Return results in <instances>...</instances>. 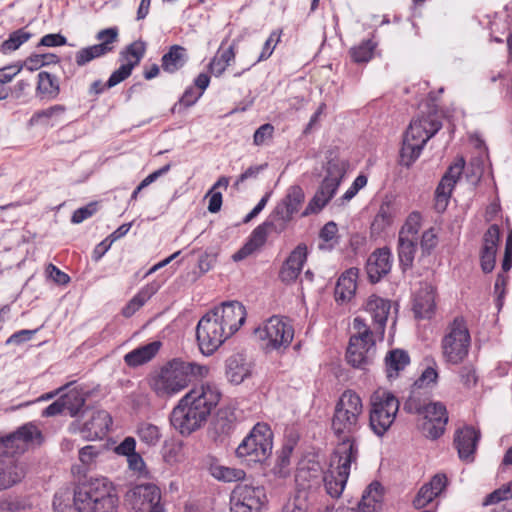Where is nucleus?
<instances>
[{"mask_svg":"<svg viewBox=\"0 0 512 512\" xmlns=\"http://www.w3.org/2000/svg\"><path fill=\"white\" fill-rule=\"evenodd\" d=\"M221 398V391L211 383L195 386L171 412L170 423L182 435H190L208 419Z\"/></svg>","mask_w":512,"mask_h":512,"instance_id":"f257e3e1","label":"nucleus"},{"mask_svg":"<svg viewBox=\"0 0 512 512\" xmlns=\"http://www.w3.org/2000/svg\"><path fill=\"white\" fill-rule=\"evenodd\" d=\"M363 409L362 399L354 390L340 395L331 419V430L339 441L336 448L346 446V452L359 454L355 434L362 427Z\"/></svg>","mask_w":512,"mask_h":512,"instance_id":"f03ea898","label":"nucleus"},{"mask_svg":"<svg viewBox=\"0 0 512 512\" xmlns=\"http://www.w3.org/2000/svg\"><path fill=\"white\" fill-rule=\"evenodd\" d=\"M207 374L206 366L173 359L152 377L151 388L159 397H168L185 389L194 377Z\"/></svg>","mask_w":512,"mask_h":512,"instance_id":"7ed1b4c3","label":"nucleus"},{"mask_svg":"<svg viewBox=\"0 0 512 512\" xmlns=\"http://www.w3.org/2000/svg\"><path fill=\"white\" fill-rule=\"evenodd\" d=\"M442 123L436 111H429L414 118L403 137L400 163L410 167L421 155L426 143L441 129Z\"/></svg>","mask_w":512,"mask_h":512,"instance_id":"20e7f679","label":"nucleus"},{"mask_svg":"<svg viewBox=\"0 0 512 512\" xmlns=\"http://www.w3.org/2000/svg\"><path fill=\"white\" fill-rule=\"evenodd\" d=\"M78 512H117L119 496L106 477L89 478L78 483Z\"/></svg>","mask_w":512,"mask_h":512,"instance_id":"39448f33","label":"nucleus"},{"mask_svg":"<svg viewBox=\"0 0 512 512\" xmlns=\"http://www.w3.org/2000/svg\"><path fill=\"white\" fill-rule=\"evenodd\" d=\"M273 433L265 423H257L236 449V455L247 462L262 463L272 453Z\"/></svg>","mask_w":512,"mask_h":512,"instance_id":"423d86ee","label":"nucleus"},{"mask_svg":"<svg viewBox=\"0 0 512 512\" xmlns=\"http://www.w3.org/2000/svg\"><path fill=\"white\" fill-rule=\"evenodd\" d=\"M399 400L389 391L376 390L370 397L369 425L377 436H383L393 424Z\"/></svg>","mask_w":512,"mask_h":512,"instance_id":"0eeeda50","label":"nucleus"},{"mask_svg":"<svg viewBox=\"0 0 512 512\" xmlns=\"http://www.w3.org/2000/svg\"><path fill=\"white\" fill-rule=\"evenodd\" d=\"M346 451V446H344V449L335 448L331 468L322 476L325 490L332 498L340 497L347 483L352 465L357 464L359 454Z\"/></svg>","mask_w":512,"mask_h":512,"instance_id":"6e6552de","label":"nucleus"},{"mask_svg":"<svg viewBox=\"0 0 512 512\" xmlns=\"http://www.w3.org/2000/svg\"><path fill=\"white\" fill-rule=\"evenodd\" d=\"M470 341L465 321L462 318H455L441 341L444 361L451 365L462 363L468 355Z\"/></svg>","mask_w":512,"mask_h":512,"instance_id":"1a4fd4ad","label":"nucleus"},{"mask_svg":"<svg viewBox=\"0 0 512 512\" xmlns=\"http://www.w3.org/2000/svg\"><path fill=\"white\" fill-rule=\"evenodd\" d=\"M255 335L264 342L266 350L283 351L291 344L294 329L283 318L272 316L262 327L255 329Z\"/></svg>","mask_w":512,"mask_h":512,"instance_id":"9d476101","label":"nucleus"},{"mask_svg":"<svg viewBox=\"0 0 512 512\" xmlns=\"http://www.w3.org/2000/svg\"><path fill=\"white\" fill-rule=\"evenodd\" d=\"M344 168L337 162L330 161L327 166V174L313 198L309 201L301 216L306 217L310 214L318 213L325 207L330 199L335 195L343 177Z\"/></svg>","mask_w":512,"mask_h":512,"instance_id":"9b49d317","label":"nucleus"},{"mask_svg":"<svg viewBox=\"0 0 512 512\" xmlns=\"http://www.w3.org/2000/svg\"><path fill=\"white\" fill-rule=\"evenodd\" d=\"M229 337L226 330L217 322V318L209 312L197 324L196 339L204 355L213 354Z\"/></svg>","mask_w":512,"mask_h":512,"instance_id":"f8f14e48","label":"nucleus"},{"mask_svg":"<svg viewBox=\"0 0 512 512\" xmlns=\"http://www.w3.org/2000/svg\"><path fill=\"white\" fill-rule=\"evenodd\" d=\"M126 504L134 512H163L160 489L152 483L131 488L125 495Z\"/></svg>","mask_w":512,"mask_h":512,"instance_id":"ddd939ff","label":"nucleus"},{"mask_svg":"<svg viewBox=\"0 0 512 512\" xmlns=\"http://www.w3.org/2000/svg\"><path fill=\"white\" fill-rule=\"evenodd\" d=\"M266 501L265 489L240 483L232 491L231 512H259Z\"/></svg>","mask_w":512,"mask_h":512,"instance_id":"4468645a","label":"nucleus"},{"mask_svg":"<svg viewBox=\"0 0 512 512\" xmlns=\"http://www.w3.org/2000/svg\"><path fill=\"white\" fill-rule=\"evenodd\" d=\"M305 201V193L299 185L290 186L285 196L277 203L270 213V217L284 230L287 229L295 214H297Z\"/></svg>","mask_w":512,"mask_h":512,"instance_id":"2eb2a0df","label":"nucleus"},{"mask_svg":"<svg viewBox=\"0 0 512 512\" xmlns=\"http://www.w3.org/2000/svg\"><path fill=\"white\" fill-rule=\"evenodd\" d=\"M419 415L422 418L418 426L426 438L435 440L443 435L448 422L445 405L440 402H431Z\"/></svg>","mask_w":512,"mask_h":512,"instance_id":"dca6fc26","label":"nucleus"},{"mask_svg":"<svg viewBox=\"0 0 512 512\" xmlns=\"http://www.w3.org/2000/svg\"><path fill=\"white\" fill-rule=\"evenodd\" d=\"M118 35L117 27L100 30L96 34V39L99 43L80 49L75 55L76 64L84 66L90 61L112 52L115 43L118 41Z\"/></svg>","mask_w":512,"mask_h":512,"instance_id":"f3484780","label":"nucleus"},{"mask_svg":"<svg viewBox=\"0 0 512 512\" xmlns=\"http://www.w3.org/2000/svg\"><path fill=\"white\" fill-rule=\"evenodd\" d=\"M284 231L285 230L279 224H277L274 220H272L270 216H268L262 224L257 226L252 231L247 242L232 255V259L235 262H238L247 258L264 246L270 232L280 234Z\"/></svg>","mask_w":512,"mask_h":512,"instance_id":"a211bd4d","label":"nucleus"},{"mask_svg":"<svg viewBox=\"0 0 512 512\" xmlns=\"http://www.w3.org/2000/svg\"><path fill=\"white\" fill-rule=\"evenodd\" d=\"M210 314L217 318V322L226 330L228 336H232L244 324L246 319L245 307L238 301L224 302L215 307Z\"/></svg>","mask_w":512,"mask_h":512,"instance_id":"6ab92c4d","label":"nucleus"},{"mask_svg":"<svg viewBox=\"0 0 512 512\" xmlns=\"http://www.w3.org/2000/svg\"><path fill=\"white\" fill-rule=\"evenodd\" d=\"M374 353V340H364L360 336H351L346 352V359L353 367L362 368L369 363Z\"/></svg>","mask_w":512,"mask_h":512,"instance_id":"aec40b11","label":"nucleus"},{"mask_svg":"<svg viewBox=\"0 0 512 512\" xmlns=\"http://www.w3.org/2000/svg\"><path fill=\"white\" fill-rule=\"evenodd\" d=\"M480 439V431L472 426H464L455 432L454 445L462 461L473 462L474 454Z\"/></svg>","mask_w":512,"mask_h":512,"instance_id":"412c9836","label":"nucleus"},{"mask_svg":"<svg viewBox=\"0 0 512 512\" xmlns=\"http://www.w3.org/2000/svg\"><path fill=\"white\" fill-rule=\"evenodd\" d=\"M391 310V301L377 295L368 297L365 311L371 316L373 331L380 336L384 335L388 315Z\"/></svg>","mask_w":512,"mask_h":512,"instance_id":"4be33fe9","label":"nucleus"},{"mask_svg":"<svg viewBox=\"0 0 512 512\" xmlns=\"http://www.w3.org/2000/svg\"><path fill=\"white\" fill-rule=\"evenodd\" d=\"M392 254L388 247L376 249L370 254L366 263V271L372 283L379 282L391 271Z\"/></svg>","mask_w":512,"mask_h":512,"instance_id":"5701e85b","label":"nucleus"},{"mask_svg":"<svg viewBox=\"0 0 512 512\" xmlns=\"http://www.w3.org/2000/svg\"><path fill=\"white\" fill-rule=\"evenodd\" d=\"M112 424L110 414L105 410H93L89 412L88 419L83 423L81 433L88 440L102 439L108 433Z\"/></svg>","mask_w":512,"mask_h":512,"instance_id":"b1692460","label":"nucleus"},{"mask_svg":"<svg viewBox=\"0 0 512 512\" xmlns=\"http://www.w3.org/2000/svg\"><path fill=\"white\" fill-rule=\"evenodd\" d=\"M253 367L245 354H233L226 360V377L229 382L239 385L252 375Z\"/></svg>","mask_w":512,"mask_h":512,"instance_id":"393cba45","label":"nucleus"},{"mask_svg":"<svg viewBox=\"0 0 512 512\" xmlns=\"http://www.w3.org/2000/svg\"><path fill=\"white\" fill-rule=\"evenodd\" d=\"M307 259V247L305 244H299L289 254L288 258L283 263L279 277L282 282L292 283L294 282Z\"/></svg>","mask_w":512,"mask_h":512,"instance_id":"a878e982","label":"nucleus"},{"mask_svg":"<svg viewBox=\"0 0 512 512\" xmlns=\"http://www.w3.org/2000/svg\"><path fill=\"white\" fill-rule=\"evenodd\" d=\"M435 290L428 283L421 284L413 300V311L416 318H431L435 311Z\"/></svg>","mask_w":512,"mask_h":512,"instance_id":"bb28decb","label":"nucleus"},{"mask_svg":"<svg viewBox=\"0 0 512 512\" xmlns=\"http://www.w3.org/2000/svg\"><path fill=\"white\" fill-rule=\"evenodd\" d=\"M499 238L500 230L497 225H491L484 234L481 251V268L484 273H490L494 269Z\"/></svg>","mask_w":512,"mask_h":512,"instance_id":"cd10ccee","label":"nucleus"},{"mask_svg":"<svg viewBox=\"0 0 512 512\" xmlns=\"http://www.w3.org/2000/svg\"><path fill=\"white\" fill-rule=\"evenodd\" d=\"M447 486V477L445 474H436L429 483L424 484L413 500L415 509H422L434 498L439 496Z\"/></svg>","mask_w":512,"mask_h":512,"instance_id":"c85d7f7f","label":"nucleus"},{"mask_svg":"<svg viewBox=\"0 0 512 512\" xmlns=\"http://www.w3.org/2000/svg\"><path fill=\"white\" fill-rule=\"evenodd\" d=\"M115 453L127 458L128 468L138 475H146V464L142 456L136 452V440L131 437H125L123 441L115 447Z\"/></svg>","mask_w":512,"mask_h":512,"instance_id":"c756f323","label":"nucleus"},{"mask_svg":"<svg viewBox=\"0 0 512 512\" xmlns=\"http://www.w3.org/2000/svg\"><path fill=\"white\" fill-rule=\"evenodd\" d=\"M358 272L357 268H350L339 277L335 287L337 302L345 303L352 299L357 288Z\"/></svg>","mask_w":512,"mask_h":512,"instance_id":"7c9ffc66","label":"nucleus"},{"mask_svg":"<svg viewBox=\"0 0 512 512\" xmlns=\"http://www.w3.org/2000/svg\"><path fill=\"white\" fill-rule=\"evenodd\" d=\"M78 485L61 487L54 495V512L78 511Z\"/></svg>","mask_w":512,"mask_h":512,"instance_id":"2f4dec72","label":"nucleus"},{"mask_svg":"<svg viewBox=\"0 0 512 512\" xmlns=\"http://www.w3.org/2000/svg\"><path fill=\"white\" fill-rule=\"evenodd\" d=\"M396 214L397 209L392 201L389 199L383 201L371 224L372 235L378 236L389 228L393 224Z\"/></svg>","mask_w":512,"mask_h":512,"instance_id":"473e14b6","label":"nucleus"},{"mask_svg":"<svg viewBox=\"0 0 512 512\" xmlns=\"http://www.w3.org/2000/svg\"><path fill=\"white\" fill-rule=\"evenodd\" d=\"M160 342L154 341L138 347L124 356L125 363L130 367H137L150 361L159 351Z\"/></svg>","mask_w":512,"mask_h":512,"instance_id":"72a5a7b5","label":"nucleus"},{"mask_svg":"<svg viewBox=\"0 0 512 512\" xmlns=\"http://www.w3.org/2000/svg\"><path fill=\"white\" fill-rule=\"evenodd\" d=\"M23 469L12 460L0 459V491L8 489L22 480Z\"/></svg>","mask_w":512,"mask_h":512,"instance_id":"f704fd0d","label":"nucleus"},{"mask_svg":"<svg viewBox=\"0 0 512 512\" xmlns=\"http://www.w3.org/2000/svg\"><path fill=\"white\" fill-rule=\"evenodd\" d=\"M188 60L186 49L180 45H172L162 56L161 66L165 72L174 73L181 69Z\"/></svg>","mask_w":512,"mask_h":512,"instance_id":"c9c22d12","label":"nucleus"},{"mask_svg":"<svg viewBox=\"0 0 512 512\" xmlns=\"http://www.w3.org/2000/svg\"><path fill=\"white\" fill-rule=\"evenodd\" d=\"M430 403L429 392L413 384L403 409L407 413L419 415Z\"/></svg>","mask_w":512,"mask_h":512,"instance_id":"e433bc0d","label":"nucleus"},{"mask_svg":"<svg viewBox=\"0 0 512 512\" xmlns=\"http://www.w3.org/2000/svg\"><path fill=\"white\" fill-rule=\"evenodd\" d=\"M382 501V486L372 482L363 492L358 505V512H376Z\"/></svg>","mask_w":512,"mask_h":512,"instance_id":"4c0bfd02","label":"nucleus"},{"mask_svg":"<svg viewBox=\"0 0 512 512\" xmlns=\"http://www.w3.org/2000/svg\"><path fill=\"white\" fill-rule=\"evenodd\" d=\"M410 363L408 353L401 349H395L385 357L386 373L389 379L396 378L401 370Z\"/></svg>","mask_w":512,"mask_h":512,"instance_id":"58836bf2","label":"nucleus"},{"mask_svg":"<svg viewBox=\"0 0 512 512\" xmlns=\"http://www.w3.org/2000/svg\"><path fill=\"white\" fill-rule=\"evenodd\" d=\"M417 248V240H410L409 238H398L397 254L399 265L402 271L405 272L413 266Z\"/></svg>","mask_w":512,"mask_h":512,"instance_id":"ea45409f","label":"nucleus"},{"mask_svg":"<svg viewBox=\"0 0 512 512\" xmlns=\"http://www.w3.org/2000/svg\"><path fill=\"white\" fill-rule=\"evenodd\" d=\"M37 94L42 98L55 99L60 92L59 83L57 78L46 72L42 71L38 74V83L36 88Z\"/></svg>","mask_w":512,"mask_h":512,"instance_id":"a19ab883","label":"nucleus"},{"mask_svg":"<svg viewBox=\"0 0 512 512\" xmlns=\"http://www.w3.org/2000/svg\"><path fill=\"white\" fill-rule=\"evenodd\" d=\"M208 470L215 479L223 482L240 481L245 478V472L242 469L227 467L218 462H211Z\"/></svg>","mask_w":512,"mask_h":512,"instance_id":"79ce46f5","label":"nucleus"},{"mask_svg":"<svg viewBox=\"0 0 512 512\" xmlns=\"http://www.w3.org/2000/svg\"><path fill=\"white\" fill-rule=\"evenodd\" d=\"M136 434L139 440L149 447L156 446L162 437L159 427L148 422L140 423L137 426Z\"/></svg>","mask_w":512,"mask_h":512,"instance_id":"37998d69","label":"nucleus"},{"mask_svg":"<svg viewBox=\"0 0 512 512\" xmlns=\"http://www.w3.org/2000/svg\"><path fill=\"white\" fill-rule=\"evenodd\" d=\"M155 290L150 287L141 289L122 309V315L126 318L134 315L154 294Z\"/></svg>","mask_w":512,"mask_h":512,"instance_id":"c03bdc74","label":"nucleus"},{"mask_svg":"<svg viewBox=\"0 0 512 512\" xmlns=\"http://www.w3.org/2000/svg\"><path fill=\"white\" fill-rule=\"evenodd\" d=\"M14 433L16 434V438H19V443L23 451H25L29 443H41L42 441V434L40 430L32 423H27L21 426Z\"/></svg>","mask_w":512,"mask_h":512,"instance_id":"a18cd8bd","label":"nucleus"},{"mask_svg":"<svg viewBox=\"0 0 512 512\" xmlns=\"http://www.w3.org/2000/svg\"><path fill=\"white\" fill-rule=\"evenodd\" d=\"M234 58V47L231 45L228 49L213 57L209 64L211 73L216 77L221 76Z\"/></svg>","mask_w":512,"mask_h":512,"instance_id":"49530a36","label":"nucleus"},{"mask_svg":"<svg viewBox=\"0 0 512 512\" xmlns=\"http://www.w3.org/2000/svg\"><path fill=\"white\" fill-rule=\"evenodd\" d=\"M421 228V215L418 212H412L401 227L398 238H409L418 241V232Z\"/></svg>","mask_w":512,"mask_h":512,"instance_id":"de8ad7c7","label":"nucleus"},{"mask_svg":"<svg viewBox=\"0 0 512 512\" xmlns=\"http://www.w3.org/2000/svg\"><path fill=\"white\" fill-rule=\"evenodd\" d=\"M31 37V33L21 28L12 32L8 39L1 44V52L6 54L17 50L23 43L28 41Z\"/></svg>","mask_w":512,"mask_h":512,"instance_id":"09e8293b","label":"nucleus"},{"mask_svg":"<svg viewBox=\"0 0 512 512\" xmlns=\"http://www.w3.org/2000/svg\"><path fill=\"white\" fill-rule=\"evenodd\" d=\"M61 400L65 411L72 417L76 416L85 404L84 396L75 390L61 396Z\"/></svg>","mask_w":512,"mask_h":512,"instance_id":"8fccbe9b","label":"nucleus"},{"mask_svg":"<svg viewBox=\"0 0 512 512\" xmlns=\"http://www.w3.org/2000/svg\"><path fill=\"white\" fill-rule=\"evenodd\" d=\"M453 187L448 183V179H441L435 191V208L438 212H443L447 208Z\"/></svg>","mask_w":512,"mask_h":512,"instance_id":"3c124183","label":"nucleus"},{"mask_svg":"<svg viewBox=\"0 0 512 512\" xmlns=\"http://www.w3.org/2000/svg\"><path fill=\"white\" fill-rule=\"evenodd\" d=\"M375 44L371 40L363 41L359 46L350 50L353 61L357 63L368 62L373 55Z\"/></svg>","mask_w":512,"mask_h":512,"instance_id":"603ef678","label":"nucleus"},{"mask_svg":"<svg viewBox=\"0 0 512 512\" xmlns=\"http://www.w3.org/2000/svg\"><path fill=\"white\" fill-rule=\"evenodd\" d=\"M511 498L512 480L508 484L502 485L499 489H496L492 493L488 494L483 502V505L488 506Z\"/></svg>","mask_w":512,"mask_h":512,"instance_id":"864d4df0","label":"nucleus"},{"mask_svg":"<svg viewBox=\"0 0 512 512\" xmlns=\"http://www.w3.org/2000/svg\"><path fill=\"white\" fill-rule=\"evenodd\" d=\"M24 452L20 443L19 438H16V434L13 432L5 437L0 438V453L5 455H13L16 453Z\"/></svg>","mask_w":512,"mask_h":512,"instance_id":"5fc2aeb1","label":"nucleus"},{"mask_svg":"<svg viewBox=\"0 0 512 512\" xmlns=\"http://www.w3.org/2000/svg\"><path fill=\"white\" fill-rule=\"evenodd\" d=\"M145 43L142 41H135L127 46L126 51L123 53L128 60V64H133V68L138 65L140 60L145 54Z\"/></svg>","mask_w":512,"mask_h":512,"instance_id":"6e6d98bb","label":"nucleus"},{"mask_svg":"<svg viewBox=\"0 0 512 512\" xmlns=\"http://www.w3.org/2000/svg\"><path fill=\"white\" fill-rule=\"evenodd\" d=\"M66 108L63 105L57 104L44 110L36 111L31 119L30 124L35 125L44 122V120L50 119L54 116L61 115L65 112Z\"/></svg>","mask_w":512,"mask_h":512,"instance_id":"4d7b16f0","label":"nucleus"},{"mask_svg":"<svg viewBox=\"0 0 512 512\" xmlns=\"http://www.w3.org/2000/svg\"><path fill=\"white\" fill-rule=\"evenodd\" d=\"M438 237L434 228H429L423 232L420 240V249L422 256H429L437 246Z\"/></svg>","mask_w":512,"mask_h":512,"instance_id":"13d9d810","label":"nucleus"},{"mask_svg":"<svg viewBox=\"0 0 512 512\" xmlns=\"http://www.w3.org/2000/svg\"><path fill=\"white\" fill-rule=\"evenodd\" d=\"M99 203L94 201L88 203L86 206L80 207L73 212L71 222L73 224H80L84 220L92 217L98 211Z\"/></svg>","mask_w":512,"mask_h":512,"instance_id":"bf43d9fd","label":"nucleus"},{"mask_svg":"<svg viewBox=\"0 0 512 512\" xmlns=\"http://www.w3.org/2000/svg\"><path fill=\"white\" fill-rule=\"evenodd\" d=\"M281 38V31L275 30L273 31L268 39L265 41L262 51L256 61V63L267 60L273 53L277 44L279 43Z\"/></svg>","mask_w":512,"mask_h":512,"instance_id":"052dcab7","label":"nucleus"},{"mask_svg":"<svg viewBox=\"0 0 512 512\" xmlns=\"http://www.w3.org/2000/svg\"><path fill=\"white\" fill-rule=\"evenodd\" d=\"M133 70V64L125 63L115 70L109 77L106 86L112 88L128 78Z\"/></svg>","mask_w":512,"mask_h":512,"instance_id":"680f3d73","label":"nucleus"},{"mask_svg":"<svg viewBox=\"0 0 512 512\" xmlns=\"http://www.w3.org/2000/svg\"><path fill=\"white\" fill-rule=\"evenodd\" d=\"M101 451L100 446L87 445L79 450V460L83 465L89 466L95 462Z\"/></svg>","mask_w":512,"mask_h":512,"instance_id":"e2e57ef3","label":"nucleus"},{"mask_svg":"<svg viewBox=\"0 0 512 512\" xmlns=\"http://www.w3.org/2000/svg\"><path fill=\"white\" fill-rule=\"evenodd\" d=\"M274 133V126L270 123L261 125L254 133L253 143L256 146H261L272 139Z\"/></svg>","mask_w":512,"mask_h":512,"instance_id":"0e129e2a","label":"nucleus"},{"mask_svg":"<svg viewBox=\"0 0 512 512\" xmlns=\"http://www.w3.org/2000/svg\"><path fill=\"white\" fill-rule=\"evenodd\" d=\"M464 166H465V161L463 158H459L458 160H456V162L451 165L448 170L446 171V173L444 174V176L442 177V179H448V183H450L451 185H455L457 180L460 178L461 174H462V171L464 169Z\"/></svg>","mask_w":512,"mask_h":512,"instance_id":"69168bd1","label":"nucleus"},{"mask_svg":"<svg viewBox=\"0 0 512 512\" xmlns=\"http://www.w3.org/2000/svg\"><path fill=\"white\" fill-rule=\"evenodd\" d=\"M23 69L22 63H16L0 68V83L6 84L12 81V79L21 72Z\"/></svg>","mask_w":512,"mask_h":512,"instance_id":"338daca9","label":"nucleus"},{"mask_svg":"<svg viewBox=\"0 0 512 512\" xmlns=\"http://www.w3.org/2000/svg\"><path fill=\"white\" fill-rule=\"evenodd\" d=\"M437 378V371L432 367H428L423 371L421 376L414 382V385L425 389L426 386L436 383Z\"/></svg>","mask_w":512,"mask_h":512,"instance_id":"774afa93","label":"nucleus"}]
</instances>
